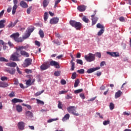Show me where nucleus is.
I'll use <instances>...</instances> for the list:
<instances>
[{"instance_id": "nucleus-52", "label": "nucleus", "mask_w": 131, "mask_h": 131, "mask_svg": "<svg viewBox=\"0 0 131 131\" xmlns=\"http://www.w3.org/2000/svg\"><path fill=\"white\" fill-rule=\"evenodd\" d=\"M34 30V28H32L31 29H29L28 30L27 32H28L29 33V34H31V32H33V31Z\"/></svg>"}, {"instance_id": "nucleus-13", "label": "nucleus", "mask_w": 131, "mask_h": 131, "mask_svg": "<svg viewBox=\"0 0 131 131\" xmlns=\"http://www.w3.org/2000/svg\"><path fill=\"white\" fill-rule=\"evenodd\" d=\"M86 9V6L84 5L79 6L77 7V9L78 10V11H79V12H84Z\"/></svg>"}, {"instance_id": "nucleus-38", "label": "nucleus", "mask_w": 131, "mask_h": 131, "mask_svg": "<svg viewBox=\"0 0 131 131\" xmlns=\"http://www.w3.org/2000/svg\"><path fill=\"white\" fill-rule=\"evenodd\" d=\"M14 54L15 56H17V58H20V57L21 56V55L20 54V53H19L18 50H16V52Z\"/></svg>"}, {"instance_id": "nucleus-22", "label": "nucleus", "mask_w": 131, "mask_h": 131, "mask_svg": "<svg viewBox=\"0 0 131 131\" xmlns=\"http://www.w3.org/2000/svg\"><path fill=\"white\" fill-rule=\"evenodd\" d=\"M5 23H6V19H2L0 20V29L5 27Z\"/></svg>"}, {"instance_id": "nucleus-41", "label": "nucleus", "mask_w": 131, "mask_h": 131, "mask_svg": "<svg viewBox=\"0 0 131 131\" xmlns=\"http://www.w3.org/2000/svg\"><path fill=\"white\" fill-rule=\"evenodd\" d=\"M110 124V120H108L103 122V125H107V124Z\"/></svg>"}, {"instance_id": "nucleus-53", "label": "nucleus", "mask_w": 131, "mask_h": 131, "mask_svg": "<svg viewBox=\"0 0 131 131\" xmlns=\"http://www.w3.org/2000/svg\"><path fill=\"white\" fill-rule=\"evenodd\" d=\"M119 19L120 22H125V18L123 16L120 17Z\"/></svg>"}, {"instance_id": "nucleus-43", "label": "nucleus", "mask_w": 131, "mask_h": 131, "mask_svg": "<svg viewBox=\"0 0 131 131\" xmlns=\"http://www.w3.org/2000/svg\"><path fill=\"white\" fill-rule=\"evenodd\" d=\"M76 62L77 64H80V65H83V62L81 59H77L76 60Z\"/></svg>"}, {"instance_id": "nucleus-19", "label": "nucleus", "mask_w": 131, "mask_h": 131, "mask_svg": "<svg viewBox=\"0 0 131 131\" xmlns=\"http://www.w3.org/2000/svg\"><path fill=\"white\" fill-rule=\"evenodd\" d=\"M122 95V92L121 91L119 90L116 93L115 98V99H117L120 97Z\"/></svg>"}, {"instance_id": "nucleus-17", "label": "nucleus", "mask_w": 131, "mask_h": 131, "mask_svg": "<svg viewBox=\"0 0 131 131\" xmlns=\"http://www.w3.org/2000/svg\"><path fill=\"white\" fill-rule=\"evenodd\" d=\"M6 66H8L9 67H16L17 63L14 62L7 63H6Z\"/></svg>"}, {"instance_id": "nucleus-44", "label": "nucleus", "mask_w": 131, "mask_h": 131, "mask_svg": "<svg viewBox=\"0 0 131 131\" xmlns=\"http://www.w3.org/2000/svg\"><path fill=\"white\" fill-rule=\"evenodd\" d=\"M63 107V105L62 104V102L61 101H58V107L59 109H62Z\"/></svg>"}, {"instance_id": "nucleus-3", "label": "nucleus", "mask_w": 131, "mask_h": 131, "mask_svg": "<svg viewBox=\"0 0 131 131\" xmlns=\"http://www.w3.org/2000/svg\"><path fill=\"white\" fill-rule=\"evenodd\" d=\"M19 36H20L19 33H15L10 35V37L13 38L14 40L16 41V42H22L24 40L23 38H19Z\"/></svg>"}, {"instance_id": "nucleus-28", "label": "nucleus", "mask_w": 131, "mask_h": 131, "mask_svg": "<svg viewBox=\"0 0 131 131\" xmlns=\"http://www.w3.org/2000/svg\"><path fill=\"white\" fill-rule=\"evenodd\" d=\"M26 116H28V117H33V114L30 111L26 112Z\"/></svg>"}, {"instance_id": "nucleus-11", "label": "nucleus", "mask_w": 131, "mask_h": 131, "mask_svg": "<svg viewBox=\"0 0 131 131\" xmlns=\"http://www.w3.org/2000/svg\"><path fill=\"white\" fill-rule=\"evenodd\" d=\"M58 22H59V18L58 17H54L50 21V24H57Z\"/></svg>"}, {"instance_id": "nucleus-46", "label": "nucleus", "mask_w": 131, "mask_h": 131, "mask_svg": "<svg viewBox=\"0 0 131 131\" xmlns=\"http://www.w3.org/2000/svg\"><path fill=\"white\" fill-rule=\"evenodd\" d=\"M83 90L82 89H78L77 90H75L74 91L75 94H79V93H81Z\"/></svg>"}, {"instance_id": "nucleus-42", "label": "nucleus", "mask_w": 131, "mask_h": 131, "mask_svg": "<svg viewBox=\"0 0 131 131\" xmlns=\"http://www.w3.org/2000/svg\"><path fill=\"white\" fill-rule=\"evenodd\" d=\"M77 72L80 74H83V73H84V69H81L80 70H78Z\"/></svg>"}, {"instance_id": "nucleus-33", "label": "nucleus", "mask_w": 131, "mask_h": 131, "mask_svg": "<svg viewBox=\"0 0 131 131\" xmlns=\"http://www.w3.org/2000/svg\"><path fill=\"white\" fill-rule=\"evenodd\" d=\"M49 18V14L48 13V12H46L44 13V20L45 21H47L48 20V18Z\"/></svg>"}, {"instance_id": "nucleus-29", "label": "nucleus", "mask_w": 131, "mask_h": 131, "mask_svg": "<svg viewBox=\"0 0 131 131\" xmlns=\"http://www.w3.org/2000/svg\"><path fill=\"white\" fill-rule=\"evenodd\" d=\"M71 70L72 71H73L75 68V63L73 62V59H72L71 61Z\"/></svg>"}, {"instance_id": "nucleus-12", "label": "nucleus", "mask_w": 131, "mask_h": 131, "mask_svg": "<svg viewBox=\"0 0 131 131\" xmlns=\"http://www.w3.org/2000/svg\"><path fill=\"white\" fill-rule=\"evenodd\" d=\"M99 69H100L99 67L89 69L87 70V73H93V72H95V71H97V70H99Z\"/></svg>"}, {"instance_id": "nucleus-47", "label": "nucleus", "mask_w": 131, "mask_h": 131, "mask_svg": "<svg viewBox=\"0 0 131 131\" xmlns=\"http://www.w3.org/2000/svg\"><path fill=\"white\" fill-rule=\"evenodd\" d=\"M66 99H67V100H70V99H72V94L67 95L66 96Z\"/></svg>"}, {"instance_id": "nucleus-58", "label": "nucleus", "mask_w": 131, "mask_h": 131, "mask_svg": "<svg viewBox=\"0 0 131 131\" xmlns=\"http://www.w3.org/2000/svg\"><path fill=\"white\" fill-rule=\"evenodd\" d=\"M1 79L2 81H5V80H8V77L3 76L1 78Z\"/></svg>"}, {"instance_id": "nucleus-51", "label": "nucleus", "mask_w": 131, "mask_h": 131, "mask_svg": "<svg viewBox=\"0 0 131 131\" xmlns=\"http://www.w3.org/2000/svg\"><path fill=\"white\" fill-rule=\"evenodd\" d=\"M60 2H61V0H57L55 1V5H54L55 9H56V8L57 7V6H58V4H59V3H60Z\"/></svg>"}, {"instance_id": "nucleus-31", "label": "nucleus", "mask_w": 131, "mask_h": 131, "mask_svg": "<svg viewBox=\"0 0 131 131\" xmlns=\"http://www.w3.org/2000/svg\"><path fill=\"white\" fill-rule=\"evenodd\" d=\"M104 31L105 29H100L99 31L98 32L97 35H98V36H101V35H102V34L104 33Z\"/></svg>"}, {"instance_id": "nucleus-59", "label": "nucleus", "mask_w": 131, "mask_h": 131, "mask_svg": "<svg viewBox=\"0 0 131 131\" xmlns=\"http://www.w3.org/2000/svg\"><path fill=\"white\" fill-rule=\"evenodd\" d=\"M35 45H36V46H37V47H40V42L36 40L35 41Z\"/></svg>"}, {"instance_id": "nucleus-37", "label": "nucleus", "mask_w": 131, "mask_h": 131, "mask_svg": "<svg viewBox=\"0 0 131 131\" xmlns=\"http://www.w3.org/2000/svg\"><path fill=\"white\" fill-rule=\"evenodd\" d=\"M78 84H79V79H77L74 83V88H77L78 86Z\"/></svg>"}, {"instance_id": "nucleus-55", "label": "nucleus", "mask_w": 131, "mask_h": 131, "mask_svg": "<svg viewBox=\"0 0 131 131\" xmlns=\"http://www.w3.org/2000/svg\"><path fill=\"white\" fill-rule=\"evenodd\" d=\"M9 97L10 98H13V97H15V93L14 92H12L11 93L9 94Z\"/></svg>"}, {"instance_id": "nucleus-34", "label": "nucleus", "mask_w": 131, "mask_h": 131, "mask_svg": "<svg viewBox=\"0 0 131 131\" xmlns=\"http://www.w3.org/2000/svg\"><path fill=\"white\" fill-rule=\"evenodd\" d=\"M44 92L45 90H43L41 91H39L35 94V96H36V97H38V96H40V94H42V93H44Z\"/></svg>"}, {"instance_id": "nucleus-61", "label": "nucleus", "mask_w": 131, "mask_h": 131, "mask_svg": "<svg viewBox=\"0 0 131 131\" xmlns=\"http://www.w3.org/2000/svg\"><path fill=\"white\" fill-rule=\"evenodd\" d=\"M4 14H5V10H2L0 12V18H2V17H3V16L4 15Z\"/></svg>"}, {"instance_id": "nucleus-4", "label": "nucleus", "mask_w": 131, "mask_h": 131, "mask_svg": "<svg viewBox=\"0 0 131 131\" xmlns=\"http://www.w3.org/2000/svg\"><path fill=\"white\" fill-rule=\"evenodd\" d=\"M67 110L69 113H72L75 116H78L79 115L78 113H76V107L74 106H69L67 108Z\"/></svg>"}, {"instance_id": "nucleus-27", "label": "nucleus", "mask_w": 131, "mask_h": 131, "mask_svg": "<svg viewBox=\"0 0 131 131\" xmlns=\"http://www.w3.org/2000/svg\"><path fill=\"white\" fill-rule=\"evenodd\" d=\"M26 47L25 46H19L18 47L16 48V51H23V50H26Z\"/></svg>"}, {"instance_id": "nucleus-25", "label": "nucleus", "mask_w": 131, "mask_h": 131, "mask_svg": "<svg viewBox=\"0 0 131 131\" xmlns=\"http://www.w3.org/2000/svg\"><path fill=\"white\" fill-rule=\"evenodd\" d=\"M50 2L49 0H43V8H47L49 5Z\"/></svg>"}, {"instance_id": "nucleus-56", "label": "nucleus", "mask_w": 131, "mask_h": 131, "mask_svg": "<svg viewBox=\"0 0 131 131\" xmlns=\"http://www.w3.org/2000/svg\"><path fill=\"white\" fill-rule=\"evenodd\" d=\"M31 9H32V6L30 7L29 8L27 9V14H30V13L31 12Z\"/></svg>"}, {"instance_id": "nucleus-30", "label": "nucleus", "mask_w": 131, "mask_h": 131, "mask_svg": "<svg viewBox=\"0 0 131 131\" xmlns=\"http://www.w3.org/2000/svg\"><path fill=\"white\" fill-rule=\"evenodd\" d=\"M39 34L41 38H43V37H45V33H43V31H42L41 29L39 30Z\"/></svg>"}, {"instance_id": "nucleus-10", "label": "nucleus", "mask_w": 131, "mask_h": 131, "mask_svg": "<svg viewBox=\"0 0 131 131\" xmlns=\"http://www.w3.org/2000/svg\"><path fill=\"white\" fill-rule=\"evenodd\" d=\"M17 126L20 130H23L24 129V127H25V124L23 122H19L18 123Z\"/></svg>"}, {"instance_id": "nucleus-24", "label": "nucleus", "mask_w": 131, "mask_h": 131, "mask_svg": "<svg viewBox=\"0 0 131 131\" xmlns=\"http://www.w3.org/2000/svg\"><path fill=\"white\" fill-rule=\"evenodd\" d=\"M16 111H17V112L20 113V112H22V110H23V109L22 108V106L20 105H16Z\"/></svg>"}, {"instance_id": "nucleus-54", "label": "nucleus", "mask_w": 131, "mask_h": 131, "mask_svg": "<svg viewBox=\"0 0 131 131\" xmlns=\"http://www.w3.org/2000/svg\"><path fill=\"white\" fill-rule=\"evenodd\" d=\"M25 72H26V73H28V74L32 73V71L31 70H29L28 69H25Z\"/></svg>"}, {"instance_id": "nucleus-21", "label": "nucleus", "mask_w": 131, "mask_h": 131, "mask_svg": "<svg viewBox=\"0 0 131 131\" xmlns=\"http://www.w3.org/2000/svg\"><path fill=\"white\" fill-rule=\"evenodd\" d=\"M20 6L22 8H27L28 7V5H27V3L24 1H21L20 3Z\"/></svg>"}, {"instance_id": "nucleus-39", "label": "nucleus", "mask_w": 131, "mask_h": 131, "mask_svg": "<svg viewBox=\"0 0 131 131\" xmlns=\"http://www.w3.org/2000/svg\"><path fill=\"white\" fill-rule=\"evenodd\" d=\"M37 104H40L41 105H45V102L39 99H36Z\"/></svg>"}, {"instance_id": "nucleus-5", "label": "nucleus", "mask_w": 131, "mask_h": 131, "mask_svg": "<svg viewBox=\"0 0 131 131\" xmlns=\"http://www.w3.org/2000/svg\"><path fill=\"white\" fill-rule=\"evenodd\" d=\"M32 63V59L31 58H27L26 59L23 63V66L25 68L26 67H28V66H30Z\"/></svg>"}, {"instance_id": "nucleus-48", "label": "nucleus", "mask_w": 131, "mask_h": 131, "mask_svg": "<svg viewBox=\"0 0 131 131\" xmlns=\"http://www.w3.org/2000/svg\"><path fill=\"white\" fill-rule=\"evenodd\" d=\"M60 74H61V72L60 71H56V72H55L54 73L55 76H60Z\"/></svg>"}, {"instance_id": "nucleus-1", "label": "nucleus", "mask_w": 131, "mask_h": 131, "mask_svg": "<svg viewBox=\"0 0 131 131\" xmlns=\"http://www.w3.org/2000/svg\"><path fill=\"white\" fill-rule=\"evenodd\" d=\"M70 24L72 27L76 28L77 30H80L82 25L80 22L76 21L75 20H70Z\"/></svg>"}, {"instance_id": "nucleus-15", "label": "nucleus", "mask_w": 131, "mask_h": 131, "mask_svg": "<svg viewBox=\"0 0 131 131\" xmlns=\"http://www.w3.org/2000/svg\"><path fill=\"white\" fill-rule=\"evenodd\" d=\"M48 68H50V65L47 63L43 64L40 66V69L41 70H46Z\"/></svg>"}, {"instance_id": "nucleus-26", "label": "nucleus", "mask_w": 131, "mask_h": 131, "mask_svg": "<svg viewBox=\"0 0 131 131\" xmlns=\"http://www.w3.org/2000/svg\"><path fill=\"white\" fill-rule=\"evenodd\" d=\"M70 117V115H69V114H67L63 117L62 120V121H66V120H68V119H69Z\"/></svg>"}, {"instance_id": "nucleus-7", "label": "nucleus", "mask_w": 131, "mask_h": 131, "mask_svg": "<svg viewBox=\"0 0 131 131\" xmlns=\"http://www.w3.org/2000/svg\"><path fill=\"white\" fill-rule=\"evenodd\" d=\"M50 66H54L55 68H57V69H59L60 68V64H59V62L55 61V60H52L50 62L49 64Z\"/></svg>"}, {"instance_id": "nucleus-60", "label": "nucleus", "mask_w": 131, "mask_h": 131, "mask_svg": "<svg viewBox=\"0 0 131 131\" xmlns=\"http://www.w3.org/2000/svg\"><path fill=\"white\" fill-rule=\"evenodd\" d=\"M80 97L81 99H83V100L85 99V96H84V94L83 93L80 94Z\"/></svg>"}, {"instance_id": "nucleus-36", "label": "nucleus", "mask_w": 131, "mask_h": 131, "mask_svg": "<svg viewBox=\"0 0 131 131\" xmlns=\"http://www.w3.org/2000/svg\"><path fill=\"white\" fill-rule=\"evenodd\" d=\"M29 36H30V34L27 32V33L25 34V35L23 37V38H24V39H26V38H28Z\"/></svg>"}, {"instance_id": "nucleus-8", "label": "nucleus", "mask_w": 131, "mask_h": 131, "mask_svg": "<svg viewBox=\"0 0 131 131\" xmlns=\"http://www.w3.org/2000/svg\"><path fill=\"white\" fill-rule=\"evenodd\" d=\"M97 14V11H95L94 14L91 16L92 17V25H95L96 23H97V21H98V17H95V16Z\"/></svg>"}, {"instance_id": "nucleus-57", "label": "nucleus", "mask_w": 131, "mask_h": 131, "mask_svg": "<svg viewBox=\"0 0 131 131\" xmlns=\"http://www.w3.org/2000/svg\"><path fill=\"white\" fill-rule=\"evenodd\" d=\"M56 120H58V118H55V119H49L48 121V122H53V121H56Z\"/></svg>"}, {"instance_id": "nucleus-6", "label": "nucleus", "mask_w": 131, "mask_h": 131, "mask_svg": "<svg viewBox=\"0 0 131 131\" xmlns=\"http://www.w3.org/2000/svg\"><path fill=\"white\" fill-rule=\"evenodd\" d=\"M14 6L12 8V15H15L16 13V10H17L18 8V0H13Z\"/></svg>"}, {"instance_id": "nucleus-20", "label": "nucleus", "mask_w": 131, "mask_h": 131, "mask_svg": "<svg viewBox=\"0 0 131 131\" xmlns=\"http://www.w3.org/2000/svg\"><path fill=\"white\" fill-rule=\"evenodd\" d=\"M9 84L5 82L0 81V88H8Z\"/></svg>"}, {"instance_id": "nucleus-18", "label": "nucleus", "mask_w": 131, "mask_h": 131, "mask_svg": "<svg viewBox=\"0 0 131 131\" xmlns=\"http://www.w3.org/2000/svg\"><path fill=\"white\" fill-rule=\"evenodd\" d=\"M20 55H21V56H24V57H26L27 58L29 57V53H27L25 51H21Z\"/></svg>"}, {"instance_id": "nucleus-50", "label": "nucleus", "mask_w": 131, "mask_h": 131, "mask_svg": "<svg viewBox=\"0 0 131 131\" xmlns=\"http://www.w3.org/2000/svg\"><path fill=\"white\" fill-rule=\"evenodd\" d=\"M113 57H119L118 52H113Z\"/></svg>"}, {"instance_id": "nucleus-35", "label": "nucleus", "mask_w": 131, "mask_h": 131, "mask_svg": "<svg viewBox=\"0 0 131 131\" xmlns=\"http://www.w3.org/2000/svg\"><path fill=\"white\" fill-rule=\"evenodd\" d=\"M82 19L84 22H85V23H89V21H90L89 18H88L85 16H84Z\"/></svg>"}, {"instance_id": "nucleus-32", "label": "nucleus", "mask_w": 131, "mask_h": 131, "mask_svg": "<svg viewBox=\"0 0 131 131\" xmlns=\"http://www.w3.org/2000/svg\"><path fill=\"white\" fill-rule=\"evenodd\" d=\"M96 27L97 28H100L101 29H105V27H104V26L102 25H101L100 23L97 24Z\"/></svg>"}, {"instance_id": "nucleus-16", "label": "nucleus", "mask_w": 131, "mask_h": 131, "mask_svg": "<svg viewBox=\"0 0 131 131\" xmlns=\"http://www.w3.org/2000/svg\"><path fill=\"white\" fill-rule=\"evenodd\" d=\"M11 60L12 61H20V59L18 58V57L14 54V53L11 55Z\"/></svg>"}, {"instance_id": "nucleus-23", "label": "nucleus", "mask_w": 131, "mask_h": 131, "mask_svg": "<svg viewBox=\"0 0 131 131\" xmlns=\"http://www.w3.org/2000/svg\"><path fill=\"white\" fill-rule=\"evenodd\" d=\"M32 79L31 78H30L29 80H27L26 82V85H28V86H30V85H32V82H31Z\"/></svg>"}, {"instance_id": "nucleus-63", "label": "nucleus", "mask_w": 131, "mask_h": 131, "mask_svg": "<svg viewBox=\"0 0 131 131\" xmlns=\"http://www.w3.org/2000/svg\"><path fill=\"white\" fill-rule=\"evenodd\" d=\"M96 55L97 57H98L99 58H101V53H100V52H97L96 53Z\"/></svg>"}, {"instance_id": "nucleus-64", "label": "nucleus", "mask_w": 131, "mask_h": 131, "mask_svg": "<svg viewBox=\"0 0 131 131\" xmlns=\"http://www.w3.org/2000/svg\"><path fill=\"white\" fill-rule=\"evenodd\" d=\"M68 91H59V95H62L63 94H66V93H67Z\"/></svg>"}, {"instance_id": "nucleus-2", "label": "nucleus", "mask_w": 131, "mask_h": 131, "mask_svg": "<svg viewBox=\"0 0 131 131\" xmlns=\"http://www.w3.org/2000/svg\"><path fill=\"white\" fill-rule=\"evenodd\" d=\"M84 59L87 62H93L96 60V54L90 53L84 56Z\"/></svg>"}, {"instance_id": "nucleus-62", "label": "nucleus", "mask_w": 131, "mask_h": 131, "mask_svg": "<svg viewBox=\"0 0 131 131\" xmlns=\"http://www.w3.org/2000/svg\"><path fill=\"white\" fill-rule=\"evenodd\" d=\"M61 84H66V81L64 79H61V81H60Z\"/></svg>"}, {"instance_id": "nucleus-49", "label": "nucleus", "mask_w": 131, "mask_h": 131, "mask_svg": "<svg viewBox=\"0 0 131 131\" xmlns=\"http://www.w3.org/2000/svg\"><path fill=\"white\" fill-rule=\"evenodd\" d=\"M0 61L1 62H8V60L5 58V57H0Z\"/></svg>"}, {"instance_id": "nucleus-9", "label": "nucleus", "mask_w": 131, "mask_h": 131, "mask_svg": "<svg viewBox=\"0 0 131 131\" xmlns=\"http://www.w3.org/2000/svg\"><path fill=\"white\" fill-rule=\"evenodd\" d=\"M5 71L8 73H9V74H11V75H14V74H15L16 72V69L14 68H11V69L7 68L5 70Z\"/></svg>"}, {"instance_id": "nucleus-40", "label": "nucleus", "mask_w": 131, "mask_h": 131, "mask_svg": "<svg viewBox=\"0 0 131 131\" xmlns=\"http://www.w3.org/2000/svg\"><path fill=\"white\" fill-rule=\"evenodd\" d=\"M114 104H113V103L111 102L110 104V110H113V109H114Z\"/></svg>"}, {"instance_id": "nucleus-14", "label": "nucleus", "mask_w": 131, "mask_h": 131, "mask_svg": "<svg viewBox=\"0 0 131 131\" xmlns=\"http://www.w3.org/2000/svg\"><path fill=\"white\" fill-rule=\"evenodd\" d=\"M12 103L16 104V103H23L22 99H19L18 98H14L11 100Z\"/></svg>"}, {"instance_id": "nucleus-45", "label": "nucleus", "mask_w": 131, "mask_h": 131, "mask_svg": "<svg viewBox=\"0 0 131 131\" xmlns=\"http://www.w3.org/2000/svg\"><path fill=\"white\" fill-rule=\"evenodd\" d=\"M76 73L74 72L72 73V76H71V78L72 79H75V78H76Z\"/></svg>"}]
</instances>
